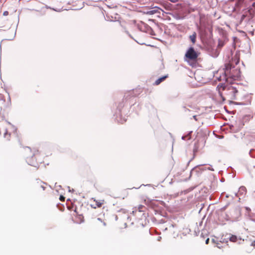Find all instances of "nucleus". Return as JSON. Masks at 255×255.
Instances as JSON below:
<instances>
[{"mask_svg": "<svg viewBox=\"0 0 255 255\" xmlns=\"http://www.w3.org/2000/svg\"><path fill=\"white\" fill-rule=\"evenodd\" d=\"M25 149L27 153L29 152L32 153L31 156L26 157V161L29 165L34 167H36L38 163L36 162L34 156L39 153L38 150L35 148L31 149V148L28 146H26L25 148Z\"/></svg>", "mask_w": 255, "mask_h": 255, "instance_id": "f257e3e1", "label": "nucleus"}, {"mask_svg": "<svg viewBox=\"0 0 255 255\" xmlns=\"http://www.w3.org/2000/svg\"><path fill=\"white\" fill-rule=\"evenodd\" d=\"M234 68L232 67V66L230 64H228L225 65V70L224 73V78L226 81L227 79V74L228 72H229L230 75L229 76V78H232L233 80H235L237 78H238L240 77V71L239 69H236V72L235 73H233L234 70L231 71V69Z\"/></svg>", "mask_w": 255, "mask_h": 255, "instance_id": "f03ea898", "label": "nucleus"}, {"mask_svg": "<svg viewBox=\"0 0 255 255\" xmlns=\"http://www.w3.org/2000/svg\"><path fill=\"white\" fill-rule=\"evenodd\" d=\"M198 56L197 52L193 47H190L187 50L185 54V57L189 60H196Z\"/></svg>", "mask_w": 255, "mask_h": 255, "instance_id": "7ed1b4c3", "label": "nucleus"}, {"mask_svg": "<svg viewBox=\"0 0 255 255\" xmlns=\"http://www.w3.org/2000/svg\"><path fill=\"white\" fill-rule=\"evenodd\" d=\"M228 90L229 91V94L231 96V98L233 100H235L236 99V94L238 93V91L233 86L229 87Z\"/></svg>", "mask_w": 255, "mask_h": 255, "instance_id": "20e7f679", "label": "nucleus"}, {"mask_svg": "<svg viewBox=\"0 0 255 255\" xmlns=\"http://www.w3.org/2000/svg\"><path fill=\"white\" fill-rule=\"evenodd\" d=\"M116 116H117V118H118L119 117V119H117V121L119 123H120L121 124H123L124 122H125L126 121V120H125V119H123L122 118L121 110L120 109L119 107L117 109V111L116 112Z\"/></svg>", "mask_w": 255, "mask_h": 255, "instance_id": "39448f33", "label": "nucleus"}, {"mask_svg": "<svg viewBox=\"0 0 255 255\" xmlns=\"http://www.w3.org/2000/svg\"><path fill=\"white\" fill-rule=\"evenodd\" d=\"M160 9V8L158 6H155L153 7V9L150 10H147L144 11V13L147 15H152L156 13H159L158 10Z\"/></svg>", "mask_w": 255, "mask_h": 255, "instance_id": "423d86ee", "label": "nucleus"}, {"mask_svg": "<svg viewBox=\"0 0 255 255\" xmlns=\"http://www.w3.org/2000/svg\"><path fill=\"white\" fill-rule=\"evenodd\" d=\"M209 52L212 57L216 58L218 56L220 51L217 49H211Z\"/></svg>", "mask_w": 255, "mask_h": 255, "instance_id": "0eeeda50", "label": "nucleus"}, {"mask_svg": "<svg viewBox=\"0 0 255 255\" xmlns=\"http://www.w3.org/2000/svg\"><path fill=\"white\" fill-rule=\"evenodd\" d=\"M168 77V75H164V76H162L160 78H159L158 79H157L154 82V84L155 85H159L160 83H161L162 81H163L164 80H165Z\"/></svg>", "mask_w": 255, "mask_h": 255, "instance_id": "6e6552de", "label": "nucleus"}, {"mask_svg": "<svg viewBox=\"0 0 255 255\" xmlns=\"http://www.w3.org/2000/svg\"><path fill=\"white\" fill-rule=\"evenodd\" d=\"M239 194L241 195H243L246 194L247 192L246 188L245 186H241L239 189Z\"/></svg>", "mask_w": 255, "mask_h": 255, "instance_id": "1a4fd4ad", "label": "nucleus"}, {"mask_svg": "<svg viewBox=\"0 0 255 255\" xmlns=\"http://www.w3.org/2000/svg\"><path fill=\"white\" fill-rule=\"evenodd\" d=\"M197 34L195 32H194L191 35H190L189 38L193 44L196 42Z\"/></svg>", "mask_w": 255, "mask_h": 255, "instance_id": "9d476101", "label": "nucleus"}, {"mask_svg": "<svg viewBox=\"0 0 255 255\" xmlns=\"http://www.w3.org/2000/svg\"><path fill=\"white\" fill-rule=\"evenodd\" d=\"M224 44L225 42L223 40L219 39L218 40V48H221Z\"/></svg>", "mask_w": 255, "mask_h": 255, "instance_id": "9b49d317", "label": "nucleus"}, {"mask_svg": "<svg viewBox=\"0 0 255 255\" xmlns=\"http://www.w3.org/2000/svg\"><path fill=\"white\" fill-rule=\"evenodd\" d=\"M230 241H231V242H236L237 241V237L236 236L232 235L230 238Z\"/></svg>", "mask_w": 255, "mask_h": 255, "instance_id": "f8f14e48", "label": "nucleus"}, {"mask_svg": "<svg viewBox=\"0 0 255 255\" xmlns=\"http://www.w3.org/2000/svg\"><path fill=\"white\" fill-rule=\"evenodd\" d=\"M194 171H197V167L193 168L191 171L190 173L192 174V173Z\"/></svg>", "mask_w": 255, "mask_h": 255, "instance_id": "ddd939ff", "label": "nucleus"}, {"mask_svg": "<svg viewBox=\"0 0 255 255\" xmlns=\"http://www.w3.org/2000/svg\"><path fill=\"white\" fill-rule=\"evenodd\" d=\"M7 123L9 125H11V126H12V127L14 129V130H15V131H16L17 129H16V128H15L13 125H12L10 122H7Z\"/></svg>", "mask_w": 255, "mask_h": 255, "instance_id": "4468645a", "label": "nucleus"}, {"mask_svg": "<svg viewBox=\"0 0 255 255\" xmlns=\"http://www.w3.org/2000/svg\"><path fill=\"white\" fill-rule=\"evenodd\" d=\"M234 104L235 105H244L245 104L244 103H238V102H234Z\"/></svg>", "mask_w": 255, "mask_h": 255, "instance_id": "2eb2a0df", "label": "nucleus"}, {"mask_svg": "<svg viewBox=\"0 0 255 255\" xmlns=\"http://www.w3.org/2000/svg\"><path fill=\"white\" fill-rule=\"evenodd\" d=\"M192 133V131H190L189 132V133L187 135V136L189 137V139H190L191 138V134Z\"/></svg>", "mask_w": 255, "mask_h": 255, "instance_id": "dca6fc26", "label": "nucleus"}, {"mask_svg": "<svg viewBox=\"0 0 255 255\" xmlns=\"http://www.w3.org/2000/svg\"><path fill=\"white\" fill-rule=\"evenodd\" d=\"M59 199L61 201H63L64 200L65 197L61 195Z\"/></svg>", "mask_w": 255, "mask_h": 255, "instance_id": "f3484780", "label": "nucleus"}, {"mask_svg": "<svg viewBox=\"0 0 255 255\" xmlns=\"http://www.w3.org/2000/svg\"><path fill=\"white\" fill-rule=\"evenodd\" d=\"M126 33L132 39H133V38L132 37V36L129 34V33L128 32V31H126Z\"/></svg>", "mask_w": 255, "mask_h": 255, "instance_id": "a211bd4d", "label": "nucleus"}, {"mask_svg": "<svg viewBox=\"0 0 255 255\" xmlns=\"http://www.w3.org/2000/svg\"><path fill=\"white\" fill-rule=\"evenodd\" d=\"M244 126V124H243V123H241L239 126H238V127L239 128H241L243 127Z\"/></svg>", "mask_w": 255, "mask_h": 255, "instance_id": "6ab92c4d", "label": "nucleus"}, {"mask_svg": "<svg viewBox=\"0 0 255 255\" xmlns=\"http://www.w3.org/2000/svg\"><path fill=\"white\" fill-rule=\"evenodd\" d=\"M209 238H208L205 241V243H206V244L208 245L209 244Z\"/></svg>", "mask_w": 255, "mask_h": 255, "instance_id": "aec40b11", "label": "nucleus"}, {"mask_svg": "<svg viewBox=\"0 0 255 255\" xmlns=\"http://www.w3.org/2000/svg\"><path fill=\"white\" fill-rule=\"evenodd\" d=\"M7 134V129H5V132L4 133V137H6V135Z\"/></svg>", "mask_w": 255, "mask_h": 255, "instance_id": "412c9836", "label": "nucleus"}, {"mask_svg": "<svg viewBox=\"0 0 255 255\" xmlns=\"http://www.w3.org/2000/svg\"><path fill=\"white\" fill-rule=\"evenodd\" d=\"M143 207V206L142 205H140L138 207V209H139V211L140 212L142 211L141 209H142V208Z\"/></svg>", "mask_w": 255, "mask_h": 255, "instance_id": "4be33fe9", "label": "nucleus"}, {"mask_svg": "<svg viewBox=\"0 0 255 255\" xmlns=\"http://www.w3.org/2000/svg\"><path fill=\"white\" fill-rule=\"evenodd\" d=\"M253 150V149H251L250 150V152H249V154L250 155V156L252 157H255L253 155H252V151Z\"/></svg>", "mask_w": 255, "mask_h": 255, "instance_id": "5701e85b", "label": "nucleus"}, {"mask_svg": "<svg viewBox=\"0 0 255 255\" xmlns=\"http://www.w3.org/2000/svg\"><path fill=\"white\" fill-rule=\"evenodd\" d=\"M246 16L245 15H242L241 19V21H243V19L245 18Z\"/></svg>", "mask_w": 255, "mask_h": 255, "instance_id": "b1692460", "label": "nucleus"}, {"mask_svg": "<svg viewBox=\"0 0 255 255\" xmlns=\"http://www.w3.org/2000/svg\"><path fill=\"white\" fill-rule=\"evenodd\" d=\"M183 108H184V111L185 112H186V111H190V110L186 108L184 106Z\"/></svg>", "mask_w": 255, "mask_h": 255, "instance_id": "393cba45", "label": "nucleus"}, {"mask_svg": "<svg viewBox=\"0 0 255 255\" xmlns=\"http://www.w3.org/2000/svg\"><path fill=\"white\" fill-rule=\"evenodd\" d=\"M8 11H4V12H3V15H7V14H8Z\"/></svg>", "mask_w": 255, "mask_h": 255, "instance_id": "a878e982", "label": "nucleus"}, {"mask_svg": "<svg viewBox=\"0 0 255 255\" xmlns=\"http://www.w3.org/2000/svg\"><path fill=\"white\" fill-rule=\"evenodd\" d=\"M246 210H247V211H248V212H249V211H251L250 208L249 207H246Z\"/></svg>", "mask_w": 255, "mask_h": 255, "instance_id": "bb28decb", "label": "nucleus"}, {"mask_svg": "<svg viewBox=\"0 0 255 255\" xmlns=\"http://www.w3.org/2000/svg\"><path fill=\"white\" fill-rule=\"evenodd\" d=\"M207 169H208V170H211V171H214V170L213 168H211V167H208V168H207Z\"/></svg>", "mask_w": 255, "mask_h": 255, "instance_id": "cd10ccee", "label": "nucleus"}, {"mask_svg": "<svg viewBox=\"0 0 255 255\" xmlns=\"http://www.w3.org/2000/svg\"><path fill=\"white\" fill-rule=\"evenodd\" d=\"M193 119H194L195 121H197V116H193Z\"/></svg>", "mask_w": 255, "mask_h": 255, "instance_id": "c85d7f7f", "label": "nucleus"}, {"mask_svg": "<svg viewBox=\"0 0 255 255\" xmlns=\"http://www.w3.org/2000/svg\"><path fill=\"white\" fill-rule=\"evenodd\" d=\"M186 137V136L183 135V136H182L181 138H182V140H185Z\"/></svg>", "mask_w": 255, "mask_h": 255, "instance_id": "c756f323", "label": "nucleus"}, {"mask_svg": "<svg viewBox=\"0 0 255 255\" xmlns=\"http://www.w3.org/2000/svg\"><path fill=\"white\" fill-rule=\"evenodd\" d=\"M218 81H221L222 80V77L220 76V77L218 78Z\"/></svg>", "mask_w": 255, "mask_h": 255, "instance_id": "7c9ffc66", "label": "nucleus"}, {"mask_svg": "<svg viewBox=\"0 0 255 255\" xmlns=\"http://www.w3.org/2000/svg\"><path fill=\"white\" fill-rule=\"evenodd\" d=\"M41 188L43 189V190H45V187L44 186L41 185Z\"/></svg>", "mask_w": 255, "mask_h": 255, "instance_id": "2f4dec72", "label": "nucleus"}, {"mask_svg": "<svg viewBox=\"0 0 255 255\" xmlns=\"http://www.w3.org/2000/svg\"><path fill=\"white\" fill-rule=\"evenodd\" d=\"M252 245L254 246H255V241H254V242L252 243Z\"/></svg>", "mask_w": 255, "mask_h": 255, "instance_id": "473e14b6", "label": "nucleus"}, {"mask_svg": "<svg viewBox=\"0 0 255 255\" xmlns=\"http://www.w3.org/2000/svg\"><path fill=\"white\" fill-rule=\"evenodd\" d=\"M249 23H250V24H251L252 23H253V21H252V20H250V21H249Z\"/></svg>", "mask_w": 255, "mask_h": 255, "instance_id": "72a5a7b5", "label": "nucleus"}, {"mask_svg": "<svg viewBox=\"0 0 255 255\" xmlns=\"http://www.w3.org/2000/svg\"><path fill=\"white\" fill-rule=\"evenodd\" d=\"M68 189H69V192H71V190L70 188V187H69V186H68Z\"/></svg>", "mask_w": 255, "mask_h": 255, "instance_id": "f704fd0d", "label": "nucleus"}, {"mask_svg": "<svg viewBox=\"0 0 255 255\" xmlns=\"http://www.w3.org/2000/svg\"><path fill=\"white\" fill-rule=\"evenodd\" d=\"M238 194H239V192L238 193H235V196L237 197L238 196Z\"/></svg>", "mask_w": 255, "mask_h": 255, "instance_id": "c9c22d12", "label": "nucleus"}, {"mask_svg": "<svg viewBox=\"0 0 255 255\" xmlns=\"http://www.w3.org/2000/svg\"><path fill=\"white\" fill-rule=\"evenodd\" d=\"M229 196H230V195H228V194H227V195H226V198H229Z\"/></svg>", "mask_w": 255, "mask_h": 255, "instance_id": "e433bc0d", "label": "nucleus"}, {"mask_svg": "<svg viewBox=\"0 0 255 255\" xmlns=\"http://www.w3.org/2000/svg\"><path fill=\"white\" fill-rule=\"evenodd\" d=\"M228 205H229V204H228L226 206H225L224 208V209L226 208V207L228 206Z\"/></svg>", "mask_w": 255, "mask_h": 255, "instance_id": "4c0bfd02", "label": "nucleus"}, {"mask_svg": "<svg viewBox=\"0 0 255 255\" xmlns=\"http://www.w3.org/2000/svg\"><path fill=\"white\" fill-rule=\"evenodd\" d=\"M223 84H221V86L222 87L223 86Z\"/></svg>", "mask_w": 255, "mask_h": 255, "instance_id": "58836bf2", "label": "nucleus"}, {"mask_svg": "<svg viewBox=\"0 0 255 255\" xmlns=\"http://www.w3.org/2000/svg\"><path fill=\"white\" fill-rule=\"evenodd\" d=\"M253 168H255V165L253 166Z\"/></svg>", "mask_w": 255, "mask_h": 255, "instance_id": "ea45409f", "label": "nucleus"}]
</instances>
